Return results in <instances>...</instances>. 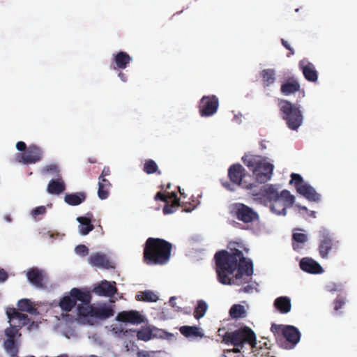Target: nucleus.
I'll use <instances>...</instances> for the list:
<instances>
[{"label": "nucleus", "instance_id": "f257e3e1", "mask_svg": "<svg viewBox=\"0 0 357 357\" xmlns=\"http://www.w3.org/2000/svg\"><path fill=\"white\" fill-rule=\"evenodd\" d=\"M238 246V243L230 242L227 246L229 250H222L215 254L218 280L222 284L239 286L248 283L239 292L251 293L254 289L250 283L254 272L252 261L244 257Z\"/></svg>", "mask_w": 357, "mask_h": 357}, {"label": "nucleus", "instance_id": "f03ea898", "mask_svg": "<svg viewBox=\"0 0 357 357\" xmlns=\"http://www.w3.org/2000/svg\"><path fill=\"white\" fill-rule=\"evenodd\" d=\"M172 245L158 238H148L144 248V261L147 264L163 265L168 262Z\"/></svg>", "mask_w": 357, "mask_h": 357}, {"label": "nucleus", "instance_id": "7ed1b4c3", "mask_svg": "<svg viewBox=\"0 0 357 357\" xmlns=\"http://www.w3.org/2000/svg\"><path fill=\"white\" fill-rule=\"evenodd\" d=\"M242 161L252 172L258 183H265L271 179L274 166L267 162L262 156L245 154L242 157Z\"/></svg>", "mask_w": 357, "mask_h": 357}, {"label": "nucleus", "instance_id": "20e7f679", "mask_svg": "<svg viewBox=\"0 0 357 357\" xmlns=\"http://www.w3.org/2000/svg\"><path fill=\"white\" fill-rule=\"evenodd\" d=\"M281 116L286 121L288 128L296 130L303 123V115L298 107L287 100H280L278 102Z\"/></svg>", "mask_w": 357, "mask_h": 357}, {"label": "nucleus", "instance_id": "39448f33", "mask_svg": "<svg viewBox=\"0 0 357 357\" xmlns=\"http://www.w3.org/2000/svg\"><path fill=\"white\" fill-rule=\"evenodd\" d=\"M224 340L227 343H231L237 347L242 348L245 343L255 347L256 344V335L251 328L245 326L234 332H227L224 335Z\"/></svg>", "mask_w": 357, "mask_h": 357}, {"label": "nucleus", "instance_id": "423d86ee", "mask_svg": "<svg viewBox=\"0 0 357 357\" xmlns=\"http://www.w3.org/2000/svg\"><path fill=\"white\" fill-rule=\"evenodd\" d=\"M229 212L231 217L244 224L253 223L259 220V216L257 211L248 205L236 202L229 206Z\"/></svg>", "mask_w": 357, "mask_h": 357}, {"label": "nucleus", "instance_id": "0eeeda50", "mask_svg": "<svg viewBox=\"0 0 357 357\" xmlns=\"http://www.w3.org/2000/svg\"><path fill=\"white\" fill-rule=\"evenodd\" d=\"M291 178L289 183L294 185L298 193L311 202H319L320 200V195L311 185L304 182L300 174L292 173Z\"/></svg>", "mask_w": 357, "mask_h": 357}, {"label": "nucleus", "instance_id": "6e6552de", "mask_svg": "<svg viewBox=\"0 0 357 357\" xmlns=\"http://www.w3.org/2000/svg\"><path fill=\"white\" fill-rule=\"evenodd\" d=\"M271 331L276 335H281L290 344L289 348H293L301 339V333L298 329L290 325L272 324Z\"/></svg>", "mask_w": 357, "mask_h": 357}, {"label": "nucleus", "instance_id": "1a4fd4ad", "mask_svg": "<svg viewBox=\"0 0 357 357\" xmlns=\"http://www.w3.org/2000/svg\"><path fill=\"white\" fill-rule=\"evenodd\" d=\"M295 202V197L291 195L290 192L287 190H283L280 193L278 198L271 202V210L277 215H285L287 213V208L291 207Z\"/></svg>", "mask_w": 357, "mask_h": 357}, {"label": "nucleus", "instance_id": "9d476101", "mask_svg": "<svg viewBox=\"0 0 357 357\" xmlns=\"http://www.w3.org/2000/svg\"><path fill=\"white\" fill-rule=\"evenodd\" d=\"M320 242L319 245V252L324 259H327L330 252L333 249L337 248L338 241H335L333 235L326 229L319 231Z\"/></svg>", "mask_w": 357, "mask_h": 357}, {"label": "nucleus", "instance_id": "9b49d317", "mask_svg": "<svg viewBox=\"0 0 357 357\" xmlns=\"http://www.w3.org/2000/svg\"><path fill=\"white\" fill-rule=\"evenodd\" d=\"M218 106L219 100L215 96H204L199 102V114L201 116H211L216 113Z\"/></svg>", "mask_w": 357, "mask_h": 357}, {"label": "nucleus", "instance_id": "f8f14e48", "mask_svg": "<svg viewBox=\"0 0 357 357\" xmlns=\"http://www.w3.org/2000/svg\"><path fill=\"white\" fill-rule=\"evenodd\" d=\"M43 151L39 146L32 144L20 154L22 162L24 164H35L43 158Z\"/></svg>", "mask_w": 357, "mask_h": 357}, {"label": "nucleus", "instance_id": "ddd939ff", "mask_svg": "<svg viewBox=\"0 0 357 357\" xmlns=\"http://www.w3.org/2000/svg\"><path fill=\"white\" fill-rule=\"evenodd\" d=\"M298 68L301 70L305 79L310 82H316L318 79V72L315 66L307 59H304L299 61Z\"/></svg>", "mask_w": 357, "mask_h": 357}, {"label": "nucleus", "instance_id": "4468645a", "mask_svg": "<svg viewBox=\"0 0 357 357\" xmlns=\"http://www.w3.org/2000/svg\"><path fill=\"white\" fill-rule=\"evenodd\" d=\"M280 91L284 96H289L299 92L302 93V98L305 96L304 90L301 89L300 83L294 77H289L287 81L281 85Z\"/></svg>", "mask_w": 357, "mask_h": 357}, {"label": "nucleus", "instance_id": "2eb2a0df", "mask_svg": "<svg viewBox=\"0 0 357 357\" xmlns=\"http://www.w3.org/2000/svg\"><path fill=\"white\" fill-rule=\"evenodd\" d=\"M116 320L132 324H139L144 321L142 315L136 310L122 311L117 314Z\"/></svg>", "mask_w": 357, "mask_h": 357}, {"label": "nucleus", "instance_id": "dca6fc26", "mask_svg": "<svg viewBox=\"0 0 357 357\" xmlns=\"http://www.w3.org/2000/svg\"><path fill=\"white\" fill-rule=\"evenodd\" d=\"M245 176V169L239 163L231 165L228 169V177L233 184L242 185V180Z\"/></svg>", "mask_w": 357, "mask_h": 357}, {"label": "nucleus", "instance_id": "f3484780", "mask_svg": "<svg viewBox=\"0 0 357 357\" xmlns=\"http://www.w3.org/2000/svg\"><path fill=\"white\" fill-rule=\"evenodd\" d=\"M93 292L98 296L112 297L117 292L116 282L103 280L94 287Z\"/></svg>", "mask_w": 357, "mask_h": 357}, {"label": "nucleus", "instance_id": "a211bd4d", "mask_svg": "<svg viewBox=\"0 0 357 357\" xmlns=\"http://www.w3.org/2000/svg\"><path fill=\"white\" fill-rule=\"evenodd\" d=\"M259 199L264 201H268L269 203L278 198L280 193L278 188L273 184L263 185L259 192L256 195Z\"/></svg>", "mask_w": 357, "mask_h": 357}, {"label": "nucleus", "instance_id": "6ab92c4d", "mask_svg": "<svg viewBox=\"0 0 357 357\" xmlns=\"http://www.w3.org/2000/svg\"><path fill=\"white\" fill-rule=\"evenodd\" d=\"M88 261L92 266L105 269L114 268L107 255L103 253H93L89 257Z\"/></svg>", "mask_w": 357, "mask_h": 357}, {"label": "nucleus", "instance_id": "aec40b11", "mask_svg": "<svg viewBox=\"0 0 357 357\" xmlns=\"http://www.w3.org/2000/svg\"><path fill=\"white\" fill-rule=\"evenodd\" d=\"M6 314L10 322L13 323L19 328L27 325L30 321V319L26 314L18 312L15 308L8 309Z\"/></svg>", "mask_w": 357, "mask_h": 357}, {"label": "nucleus", "instance_id": "412c9836", "mask_svg": "<svg viewBox=\"0 0 357 357\" xmlns=\"http://www.w3.org/2000/svg\"><path fill=\"white\" fill-rule=\"evenodd\" d=\"M299 266L301 269L306 273L317 274L323 272L321 265L311 258H303Z\"/></svg>", "mask_w": 357, "mask_h": 357}, {"label": "nucleus", "instance_id": "4be33fe9", "mask_svg": "<svg viewBox=\"0 0 357 357\" xmlns=\"http://www.w3.org/2000/svg\"><path fill=\"white\" fill-rule=\"evenodd\" d=\"M28 280L36 287L41 288L44 287V276L43 271L38 268H31L26 273Z\"/></svg>", "mask_w": 357, "mask_h": 357}, {"label": "nucleus", "instance_id": "5701e85b", "mask_svg": "<svg viewBox=\"0 0 357 357\" xmlns=\"http://www.w3.org/2000/svg\"><path fill=\"white\" fill-rule=\"evenodd\" d=\"M93 214L91 213H86V216H81L77 218V222L80 224L79 226V231L82 235H87L94 229L93 225L91 224V218Z\"/></svg>", "mask_w": 357, "mask_h": 357}, {"label": "nucleus", "instance_id": "b1692460", "mask_svg": "<svg viewBox=\"0 0 357 357\" xmlns=\"http://www.w3.org/2000/svg\"><path fill=\"white\" fill-rule=\"evenodd\" d=\"M274 307L281 314H287L291 311V299L288 296H280L273 303Z\"/></svg>", "mask_w": 357, "mask_h": 357}, {"label": "nucleus", "instance_id": "393cba45", "mask_svg": "<svg viewBox=\"0 0 357 357\" xmlns=\"http://www.w3.org/2000/svg\"><path fill=\"white\" fill-rule=\"evenodd\" d=\"M132 58L126 52H119L114 55V62L115 66L114 69H125L130 63Z\"/></svg>", "mask_w": 357, "mask_h": 357}, {"label": "nucleus", "instance_id": "a878e982", "mask_svg": "<svg viewBox=\"0 0 357 357\" xmlns=\"http://www.w3.org/2000/svg\"><path fill=\"white\" fill-rule=\"evenodd\" d=\"M66 190L65 183L59 178L52 179L47 185V191L50 194L59 195Z\"/></svg>", "mask_w": 357, "mask_h": 357}, {"label": "nucleus", "instance_id": "bb28decb", "mask_svg": "<svg viewBox=\"0 0 357 357\" xmlns=\"http://www.w3.org/2000/svg\"><path fill=\"white\" fill-rule=\"evenodd\" d=\"M168 200L173 199L172 204L169 203L165 204L162 212L165 215H168L174 213L176 209L180 206V199L177 197V194L175 192L168 193Z\"/></svg>", "mask_w": 357, "mask_h": 357}, {"label": "nucleus", "instance_id": "cd10ccee", "mask_svg": "<svg viewBox=\"0 0 357 357\" xmlns=\"http://www.w3.org/2000/svg\"><path fill=\"white\" fill-rule=\"evenodd\" d=\"M86 198V193L78 192L76 193L66 194L64 197V201L70 206H77L85 201Z\"/></svg>", "mask_w": 357, "mask_h": 357}, {"label": "nucleus", "instance_id": "c85d7f7f", "mask_svg": "<svg viewBox=\"0 0 357 357\" xmlns=\"http://www.w3.org/2000/svg\"><path fill=\"white\" fill-rule=\"evenodd\" d=\"M70 295L74 298L75 303L80 301L83 304H90L91 296L89 291H83L77 288H73L70 291Z\"/></svg>", "mask_w": 357, "mask_h": 357}, {"label": "nucleus", "instance_id": "c756f323", "mask_svg": "<svg viewBox=\"0 0 357 357\" xmlns=\"http://www.w3.org/2000/svg\"><path fill=\"white\" fill-rule=\"evenodd\" d=\"M260 76L264 87H268L275 82V71L268 68L261 71Z\"/></svg>", "mask_w": 357, "mask_h": 357}, {"label": "nucleus", "instance_id": "7c9ffc66", "mask_svg": "<svg viewBox=\"0 0 357 357\" xmlns=\"http://www.w3.org/2000/svg\"><path fill=\"white\" fill-rule=\"evenodd\" d=\"M93 317L99 319H106L114 315V310L110 307H95L93 309Z\"/></svg>", "mask_w": 357, "mask_h": 357}, {"label": "nucleus", "instance_id": "2f4dec72", "mask_svg": "<svg viewBox=\"0 0 357 357\" xmlns=\"http://www.w3.org/2000/svg\"><path fill=\"white\" fill-rule=\"evenodd\" d=\"M111 183L107 179H98V195L100 199H105L109 194Z\"/></svg>", "mask_w": 357, "mask_h": 357}, {"label": "nucleus", "instance_id": "473e14b6", "mask_svg": "<svg viewBox=\"0 0 357 357\" xmlns=\"http://www.w3.org/2000/svg\"><path fill=\"white\" fill-rule=\"evenodd\" d=\"M135 298L138 301L156 302L158 300V296L153 291L146 290L139 291L136 294Z\"/></svg>", "mask_w": 357, "mask_h": 357}, {"label": "nucleus", "instance_id": "72a5a7b5", "mask_svg": "<svg viewBox=\"0 0 357 357\" xmlns=\"http://www.w3.org/2000/svg\"><path fill=\"white\" fill-rule=\"evenodd\" d=\"M18 310L22 312H29L31 314H38V310L32 305L30 300L27 298H23L17 303Z\"/></svg>", "mask_w": 357, "mask_h": 357}, {"label": "nucleus", "instance_id": "f704fd0d", "mask_svg": "<svg viewBox=\"0 0 357 357\" xmlns=\"http://www.w3.org/2000/svg\"><path fill=\"white\" fill-rule=\"evenodd\" d=\"M307 241V236L306 234L303 233L294 232L292 234V247L296 251H299L300 249L303 248V246L300 244H304Z\"/></svg>", "mask_w": 357, "mask_h": 357}, {"label": "nucleus", "instance_id": "c9c22d12", "mask_svg": "<svg viewBox=\"0 0 357 357\" xmlns=\"http://www.w3.org/2000/svg\"><path fill=\"white\" fill-rule=\"evenodd\" d=\"M179 331L183 335L187 337L203 336V334L199 331V328L196 326H183L180 328Z\"/></svg>", "mask_w": 357, "mask_h": 357}, {"label": "nucleus", "instance_id": "e433bc0d", "mask_svg": "<svg viewBox=\"0 0 357 357\" xmlns=\"http://www.w3.org/2000/svg\"><path fill=\"white\" fill-rule=\"evenodd\" d=\"M6 351L10 354L11 357L17 356L18 353V347L15 339L7 338L3 343Z\"/></svg>", "mask_w": 357, "mask_h": 357}, {"label": "nucleus", "instance_id": "4c0bfd02", "mask_svg": "<svg viewBox=\"0 0 357 357\" xmlns=\"http://www.w3.org/2000/svg\"><path fill=\"white\" fill-rule=\"evenodd\" d=\"M75 305V301L70 294V296H64L59 303L61 308L66 312H70Z\"/></svg>", "mask_w": 357, "mask_h": 357}, {"label": "nucleus", "instance_id": "58836bf2", "mask_svg": "<svg viewBox=\"0 0 357 357\" xmlns=\"http://www.w3.org/2000/svg\"><path fill=\"white\" fill-rule=\"evenodd\" d=\"M229 315L234 319L242 318L246 316V311L243 305L235 304L231 307Z\"/></svg>", "mask_w": 357, "mask_h": 357}, {"label": "nucleus", "instance_id": "ea45409f", "mask_svg": "<svg viewBox=\"0 0 357 357\" xmlns=\"http://www.w3.org/2000/svg\"><path fill=\"white\" fill-rule=\"evenodd\" d=\"M208 310V305L204 300H199L195 308L194 317L197 319L203 317Z\"/></svg>", "mask_w": 357, "mask_h": 357}, {"label": "nucleus", "instance_id": "a19ab883", "mask_svg": "<svg viewBox=\"0 0 357 357\" xmlns=\"http://www.w3.org/2000/svg\"><path fill=\"white\" fill-rule=\"evenodd\" d=\"M143 171L146 172L147 174H151L154 173H157L158 174H161L160 171H158V167L156 162L151 160H146L144 164Z\"/></svg>", "mask_w": 357, "mask_h": 357}, {"label": "nucleus", "instance_id": "79ce46f5", "mask_svg": "<svg viewBox=\"0 0 357 357\" xmlns=\"http://www.w3.org/2000/svg\"><path fill=\"white\" fill-rule=\"evenodd\" d=\"M94 307L90 305V304H79L77 305L78 314L81 317H93Z\"/></svg>", "mask_w": 357, "mask_h": 357}, {"label": "nucleus", "instance_id": "37998d69", "mask_svg": "<svg viewBox=\"0 0 357 357\" xmlns=\"http://www.w3.org/2000/svg\"><path fill=\"white\" fill-rule=\"evenodd\" d=\"M20 328L15 324L10 322V327L5 330V335L8 339H15L17 336H21V333L19 332Z\"/></svg>", "mask_w": 357, "mask_h": 357}, {"label": "nucleus", "instance_id": "c03bdc74", "mask_svg": "<svg viewBox=\"0 0 357 357\" xmlns=\"http://www.w3.org/2000/svg\"><path fill=\"white\" fill-rule=\"evenodd\" d=\"M152 336V332L149 328H142L137 331V337L139 340L149 341Z\"/></svg>", "mask_w": 357, "mask_h": 357}, {"label": "nucleus", "instance_id": "a18cd8bd", "mask_svg": "<svg viewBox=\"0 0 357 357\" xmlns=\"http://www.w3.org/2000/svg\"><path fill=\"white\" fill-rule=\"evenodd\" d=\"M43 172L45 174H52V175L59 176V169L56 165L51 164L46 165L43 169Z\"/></svg>", "mask_w": 357, "mask_h": 357}, {"label": "nucleus", "instance_id": "49530a36", "mask_svg": "<svg viewBox=\"0 0 357 357\" xmlns=\"http://www.w3.org/2000/svg\"><path fill=\"white\" fill-rule=\"evenodd\" d=\"M75 253L82 257H85L89 254V249L85 245H79L75 249Z\"/></svg>", "mask_w": 357, "mask_h": 357}, {"label": "nucleus", "instance_id": "de8ad7c7", "mask_svg": "<svg viewBox=\"0 0 357 357\" xmlns=\"http://www.w3.org/2000/svg\"><path fill=\"white\" fill-rule=\"evenodd\" d=\"M334 310L337 312L345 304V298L343 296H337L333 302Z\"/></svg>", "mask_w": 357, "mask_h": 357}, {"label": "nucleus", "instance_id": "09e8293b", "mask_svg": "<svg viewBox=\"0 0 357 357\" xmlns=\"http://www.w3.org/2000/svg\"><path fill=\"white\" fill-rule=\"evenodd\" d=\"M154 199L155 201H158V200H160L166 204H169V201L168 200V197H167V195H165L163 192H162L161 191L160 192H158L156 193V195H155L154 197Z\"/></svg>", "mask_w": 357, "mask_h": 357}, {"label": "nucleus", "instance_id": "8fccbe9b", "mask_svg": "<svg viewBox=\"0 0 357 357\" xmlns=\"http://www.w3.org/2000/svg\"><path fill=\"white\" fill-rule=\"evenodd\" d=\"M46 213V208L44 206H40L36 207L35 209L32 211V215L33 216H37L39 215H43Z\"/></svg>", "mask_w": 357, "mask_h": 357}, {"label": "nucleus", "instance_id": "3c124183", "mask_svg": "<svg viewBox=\"0 0 357 357\" xmlns=\"http://www.w3.org/2000/svg\"><path fill=\"white\" fill-rule=\"evenodd\" d=\"M281 43L282 45L289 51V54H287L288 57L291 56L294 54V50H293L292 47H291V46L289 45L287 40H285L284 39H281Z\"/></svg>", "mask_w": 357, "mask_h": 357}, {"label": "nucleus", "instance_id": "603ef678", "mask_svg": "<svg viewBox=\"0 0 357 357\" xmlns=\"http://www.w3.org/2000/svg\"><path fill=\"white\" fill-rule=\"evenodd\" d=\"M110 174V169L109 167H105L102 171L101 174L100 175L98 179H106L105 176H109Z\"/></svg>", "mask_w": 357, "mask_h": 357}, {"label": "nucleus", "instance_id": "864d4df0", "mask_svg": "<svg viewBox=\"0 0 357 357\" xmlns=\"http://www.w3.org/2000/svg\"><path fill=\"white\" fill-rule=\"evenodd\" d=\"M16 148L18 151L24 152L27 149L26 144L22 141L17 142Z\"/></svg>", "mask_w": 357, "mask_h": 357}, {"label": "nucleus", "instance_id": "5fc2aeb1", "mask_svg": "<svg viewBox=\"0 0 357 357\" xmlns=\"http://www.w3.org/2000/svg\"><path fill=\"white\" fill-rule=\"evenodd\" d=\"M8 278L7 273L2 268H0V282H4Z\"/></svg>", "mask_w": 357, "mask_h": 357}, {"label": "nucleus", "instance_id": "6e6d98bb", "mask_svg": "<svg viewBox=\"0 0 357 357\" xmlns=\"http://www.w3.org/2000/svg\"><path fill=\"white\" fill-rule=\"evenodd\" d=\"M118 76L123 82H126L127 81V76L124 73L119 72Z\"/></svg>", "mask_w": 357, "mask_h": 357}, {"label": "nucleus", "instance_id": "4d7b16f0", "mask_svg": "<svg viewBox=\"0 0 357 357\" xmlns=\"http://www.w3.org/2000/svg\"><path fill=\"white\" fill-rule=\"evenodd\" d=\"M222 185L227 190H230V191H234V188L231 187V183H229V182H225V183H222Z\"/></svg>", "mask_w": 357, "mask_h": 357}, {"label": "nucleus", "instance_id": "13d9d810", "mask_svg": "<svg viewBox=\"0 0 357 357\" xmlns=\"http://www.w3.org/2000/svg\"><path fill=\"white\" fill-rule=\"evenodd\" d=\"M176 297L172 296L169 301V303L170 305L173 307H176V303H175Z\"/></svg>", "mask_w": 357, "mask_h": 357}, {"label": "nucleus", "instance_id": "bf43d9fd", "mask_svg": "<svg viewBox=\"0 0 357 357\" xmlns=\"http://www.w3.org/2000/svg\"><path fill=\"white\" fill-rule=\"evenodd\" d=\"M88 161L89 163H96L97 162V159L94 157L89 158Z\"/></svg>", "mask_w": 357, "mask_h": 357}, {"label": "nucleus", "instance_id": "052dcab7", "mask_svg": "<svg viewBox=\"0 0 357 357\" xmlns=\"http://www.w3.org/2000/svg\"><path fill=\"white\" fill-rule=\"evenodd\" d=\"M243 188L246 189H251L252 188V184H248L243 186Z\"/></svg>", "mask_w": 357, "mask_h": 357}, {"label": "nucleus", "instance_id": "680f3d73", "mask_svg": "<svg viewBox=\"0 0 357 357\" xmlns=\"http://www.w3.org/2000/svg\"><path fill=\"white\" fill-rule=\"evenodd\" d=\"M296 206H297L299 208H301V209H302V210H303V211H307V207H305V206H298V205H296Z\"/></svg>", "mask_w": 357, "mask_h": 357}, {"label": "nucleus", "instance_id": "e2e57ef3", "mask_svg": "<svg viewBox=\"0 0 357 357\" xmlns=\"http://www.w3.org/2000/svg\"><path fill=\"white\" fill-rule=\"evenodd\" d=\"M233 351H234V353H238V352H239V351H240V349H239L238 348H234V349H233Z\"/></svg>", "mask_w": 357, "mask_h": 357}, {"label": "nucleus", "instance_id": "0e129e2a", "mask_svg": "<svg viewBox=\"0 0 357 357\" xmlns=\"http://www.w3.org/2000/svg\"><path fill=\"white\" fill-rule=\"evenodd\" d=\"M170 188H171V183H169L166 185L165 188L167 190V189H169Z\"/></svg>", "mask_w": 357, "mask_h": 357}, {"label": "nucleus", "instance_id": "69168bd1", "mask_svg": "<svg viewBox=\"0 0 357 357\" xmlns=\"http://www.w3.org/2000/svg\"><path fill=\"white\" fill-rule=\"evenodd\" d=\"M178 190H179V192H180L181 195V196H183V195H184V194L181 192V188H178Z\"/></svg>", "mask_w": 357, "mask_h": 357}, {"label": "nucleus", "instance_id": "338daca9", "mask_svg": "<svg viewBox=\"0 0 357 357\" xmlns=\"http://www.w3.org/2000/svg\"><path fill=\"white\" fill-rule=\"evenodd\" d=\"M183 211H186V212H190V211H191V209L188 208V209H184Z\"/></svg>", "mask_w": 357, "mask_h": 357}, {"label": "nucleus", "instance_id": "774afa93", "mask_svg": "<svg viewBox=\"0 0 357 357\" xmlns=\"http://www.w3.org/2000/svg\"><path fill=\"white\" fill-rule=\"evenodd\" d=\"M261 146L262 149H266V146H264V144H263L262 142L261 143Z\"/></svg>", "mask_w": 357, "mask_h": 357}]
</instances>
